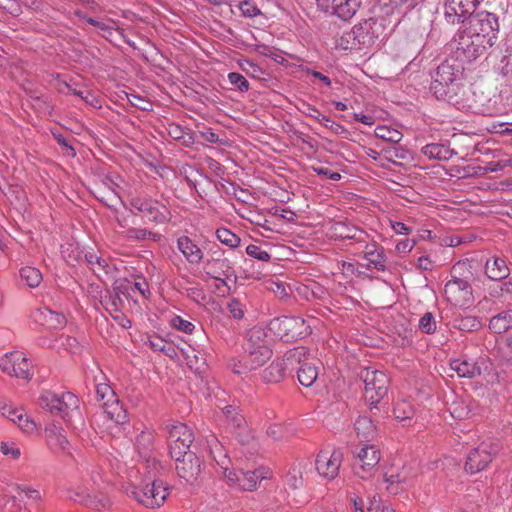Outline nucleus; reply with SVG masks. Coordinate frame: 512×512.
Instances as JSON below:
<instances>
[{"instance_id": "nucleus-1", "label": "nucleus", "mask_w": 512, "mask_h": 512, "mask_svg": "<svg viewBox=\"0 0 512 512\" xmlns=\"http://www.w3.org/2000/svg\"><path fill=\"white\" fill-rule=\"evenodd\" d=\"M462 71L460 64H451L449 61L437 67L430 86L437 99L455 106L460 104V96L464 94V86L460 83Z\"/></svg>"}, {"instance_id": "nucleus-2", "label": "nucleus", "mask_w": 512, "mask_h": 512, "mask_svg": "<svg viewBox=\"0 0 512 512\" xmlns=\"http://www.w3.org/2000/svg\"><path fill=\"white\" fill-rule=\"evenodd\" d=\"M272 356L265 333L261 329L252 330L246 346V353L239 360H232L230 364L236 374H245L261 367Z\"/></svg>"}, {"instance_id": "nucleus-3", "label": "nucleus", "mask_w": 512, "mask_h": 512, "mask_svg": "<svg viewBox=\"0 0 512 512\" xmlns=\"http://www.w3.org/2000/svg\"><path fill=\"white\" fill-rule=\"evenodd\" d=\"M38 403L42 409L61 417L66 423H72L74 418L80 417L79 399L72 392L44 391L39 396Z\"/></svg>"}, {"instance_id": "nucleus-4", "label": "nucleus", "mask_w": 512, "mask_h": 512, "mask_svg": "<svg viewBox=\"0 0 512 512\" xmlns=\"http://www.w3.org/2000/svg\"><path fill=\"white\" fill-rule=\"evenodd\" d=\"M269 330L284 342H293L311 334L312 330L306 321L298 316H281L273 318Z\"/></svg>"}, {"instance_id": "nucleus-5", "label": "nucleus", "mask_w": 512, "mask_h": 512, "mask_svg": "<svg viewBox=\"0 0 512 512\" xmlns=\"http://www.w3.org/2000/svg\"><path fill=\"white\" fill-rule=\"evenodd\" d=\"M454 56L460 62L471 63L482 56L487 48L492 47L488 42L481 40V37L461 29L453 41Z\"/></svg>"}, {"instance_id": "nucleus-6", "label": "nucleus", "mask_w": 512, "mask_h": 512, "mask_svg": "<svg viewBox=\"0 0 512 512\" xmlns=\"http://www.w3.org/2000/svg\"><path fill=\"white\" fill-rule=\"evenodd\" d=\"M125 491L129 497L148 508L160 507L168 495L167 488L160 481L131 483Z\"/></svg>"}, {"instance_id": "nucleus-7", "label": "nucleus", "mask_w": 512, "mask_h": 512, "mask_svg": "<svg viewBox=\"0 0 512 512\" xmlns=\"http://www.w3.org/2000/svg\"><path fill=\"white\" fill-rule=\"evenodd\" d=\"M364 383V396L370 408H377V404L387 395L389 378L380 370L371 367L364 368L360 373Z\"/></svg>"}, {"instance_id": "nucleus-8", "label": "nucleus", "mask_w": 512, "mask_h": 512, "mask_svg": "<svg viewBox=\"0 0 512 512\" xmlns=\"http://www.w3.org/2000/svg\"><path fill=\"white\" fill-rule=\"evenodd\" d=\"M462 29L472 35L481 37V40L493 46L499 30L498 19L493 13L480 11L469 15Z\"/></svg>"}, {"instance_id": "nucleus-9", "label": "nucleus", "mask_w": 512, "mask_h": 512, "mask_svg": "<svg viewBox=\"0 0 512 512\" xmlns=\"http://www.w3.org/2000/svg\"><path fill=\"white\" fill-rule=\"evenodd\" d=\"M307 355V348L295 347L285 353L283 358L274 360L263 372L262 379L266 383H279L286 375L288 369H292L296 362H301Z\"/></svg>"}, {"instance_id": "nucleus-10", "label": "nucleus", "mask_w": 512, "mask_h": 512, "mask_svg": "<svg viewBox=\"0 0 512 512\" xmlns=\"http://www.w3.org/2000/svg\"><path fill=\"white\" fill-rule=\"evenodd\" d=\"M95 401L102 407L110 420L116 424L126 422V411L120 404L116 393L106 381L96 383Z\"/></svg>"}, {"instance_id": "nucleus-11", "label": "nucleus", "mask_w": 512, "mask_h": 512, "mask_svg": "<svg viewBox=\"0 0 512 512\" xmlns=\"http://www.w3.org/2000/svg\"><path fill=\"white\" fill-rule=\"evenodd\" d=\"M499 450L500 446L497 441H483L477 448L469 452L465 464L466 471L475 474L484 470Z\"/></svg>"}, {"instance_id": "nucleus-12", "label": "nucleus", "mask_w": 512, "mask_h": 512, "mask_svg": "<svg viewBox=\"0 0 512 512\" xmlns=\"http://www.w3.org/2000/svg\"><path fill=\"white\" fill-rule=\"evenodd\" d=\"M0 369L9 376L29 380L33 376L31 361L21 351L6 353L0 358Z\"/></svg>"}, {"instance_id": "nucleus-13", "label": "nucleus", "mask_w": 512, "mask_h": 512, "mask_svg": "<svg viewBox=\"0 0 512 512\" xmlns=\"http://www.w3.org/2000/svg\"><path fill=\"white\" fill-rule=\"evenodd\" d=\"M223 253L215 251L213 256L207 258L204 262V271L206 275L218 282L217 287L227 286V280L232 277L236 280L237 276L231 261L222 257Z\"/></svg>"}, {"instance_id": "nucleus-14", "label": "nucleus", "mask_w": 512, "mask_h": 512, "mask_svg": "<svg viewBox=\"0 0 512 512\" xmlns=\"http://www.w3.org/2000/svg\"><path fill=\"white\" fill-rule=\"evenodd\" d=\"M132 208L140 212L149 222L157 224L169 220V211L165 205L152 198L135 196L129 200Z\"/></svg>"}, {"instance_id": "nucleus-15", "label": "nucleus", "mask_w": 512, "mask_h": 512, "mask_svg": "<svg viewBox=\"0 0 512 512\" xmlns=\"http://www.w3.org/2000/svg\"><path fill=\"white\" fill-rule=\"evenodd\" d=\"M194 440L192 430L184 423L172 425L169 429V453L172 457H180L191 453L190 446Z\"/></svg>"}, {"instance_id": "nucleus-16", "label": "nucleus", "mask_w": 512, "mask_h": 512, "mask_svg": "<svg viewBox=\"0 0 512 512\" xmlns=\"http://www.w3.org/2000/svg\"><path fill=\"white\" fill-rule=\"evenodd\" d=\"M269 471L265 468H259L254 471L230 470L223 474L230 486L244 491L256 489L260 480L268 478Z\"/></svg>"}, {"instance_id": "nucleus-17", "label": "nucleus", "mask_w": 512, "mask_h": 512, "mask_svg": "<svg viewBox=\"0 0 512 512\" xmlns=\"http://www.w3.org/2000/svg\"><path fill=\"white\" fill-rule=\"evenodd\" d=\"M359 50L372 47L384 32L383 20L369 18L353 27Z\"/></svg>"}, {"instance_id": "nucleus-18", "label": "nucleus", "mask_w": 512, "mask_h": 512, "mask_svg": "<svg viewBox=\"0 0 512 512\" xmlns=\"http://www.w3.org/2000/svg\"><path fill=\"white\" fill-rule=\"evenodd\" d=\"M444 294L448 302L455 306H466L473 302V290L466 279L452 276L444 287Z\"/></svg>"}, {"instance_id": "nucleus-19", "label": "nucleus", "mask_w": 512, "mask_h": 512, "mask_svg": "<svg viewBox=\"0 0 512 512\" xmlns=\"http://www.w3.org/2000/svg\"><path fill=\"white\" fill-rule=\"evenodd\" d=\"M342 460L343 453L340 450H322L315 460L316 470L321 477L333 480L339 473Z\"/></svg>"}, {"instance_id": "nucleus-20", "label": "nucleus", "mask_w": 512, "mask_h": 512, "mask_svg": "<svg viewBox=\"0 0 512 512\" xmlns=\"http://www.w3.org/2000/svg\"><path fill=\"white\" fill-rule=\"evenodd\" d=\"M380 458V451L374 445H364L357 453L355 473L363 479L369 477L377 470Z\"/></svg>"}, {"instance_id": "nucleus-21", "label": "nucleus", "mask_w": 512, "mask_h": 512, "mask_svg": "<svg viewBox=\"0 0 512 512\" xmlns=\"http://www.w3.org/2000/svg\"><path fill=\"white\" fill-rule=\"evenodd\" d=\"M316 2L322 11L344 21L350 20L361 5V0H316Z\"/></svg>"}, {"instance_id": "nucleus-22", "label": "nucleus", "mask_w": 512, "mask_h": 512, "mask_svg": "<svg viewBox=\"0 0 512 512\" xmlns=\"http://www.w3.org/2000/svg\"><path fill=\"white\" fill-rule=\"evenodd\" d=\"M178 476L192 484L201 473V462L195 452L186 453L180 457H172Z\"/></svg>"}, {"instance_id": "nucleus-23", "label": "nucleus", "mask_w": 512, "mask_h": 512, "mask_svg": "<svg viewBox=\"0 0 512 512\" xmlns=\"http://www.w3.org/2000/svg\"><path fill=\"white\" fill-rule=\"evenodd\" d=\"M358 250H361L363 259L367 261L365 266L368 269H376L378 271L386 270L387 257L384 252V248L375 241L365 242L359 245Z\"/></svg>"}, {"instance_id": "nucleus-24", "label": "nucleus", "mask_w": 512, "mask_h": 512, "mask_svg": "<svg viewBox=\"0 0 512 512\" xmlns=\"http://www.w3.org/2000/svg\"><path fill=\"white\" fill-rule=\"evenodd\" d=\"M483 0H446L445 17L448 22L455 23L463 21L467 15L474 14L475 8Z\"/></svg>"}, {"instance_id": "nucleus-25", "label": "nucleus", "mask_w": 512, "mask_h": 512, "mask_svg": "<svg viewBox=\"0 0 512 512\" xmlns=\"http://www.w3.org/2000/svg\"><path fill=\"white\" fill-rule=\"evenodd\" d=\"M177 248L191 265H198L204 260V252L188 236H181L177 239Z\"/></svg>"}, {"instance_id": "nucleus-26", "label": "nucleus", "mask_w": 512, "mask_h": 512, "mask_svg": "<svg viewBox=\"0 0 512 512\" xmlns=\"http://www.w3.org/2000/svg\"><path fill=\"white\" fill-rule=\"evenodd\" d=\"M207 444L210 456L219 468L217 473L223 475L228 471L230 464V459L227 456L225 448L213 435L207 439Z\"/></svg>"}, {"instance_id": "nucleus-27", "label": "nucleus", "mask_w": 512, "mask_h": 512, "mask_svg": "<svg viewBox=\"0 0 512 512\" xmlns=\"http://www.w3.org/2000/svg\"><path fill=\"white\" fill-rule=\"evenodd\" d=\"M332 235L339 239H351L355 240L356 244L362 245L365 242V239L368 238V235L353 226H349L344 222H336L331 227Z\"/></svg>"}, {"instance_id": "nucleus-28", "label": "nucleus", "mask_w": 512, "mask_h": 512, "mask_svg": "<svg viewBox=\"0 0 512 512\" xmlns=\"http://www.w3.org/2000/svg\"><path fill=\"white\" fill-rule=\"evenodd\" d=\"M450 368L462 378H474L481 374L479 364L467 357L452 359L450 361Z\"/></svg>"}, {"instance_id": "nucleus-29", "label": "nucleus", "mask_w": 512, "mask_h": 512, "mask_svg": "<svg viewBox=\"0 0 512 512\" xmlns=\"http://www.w3.org/2000/svg\"><path fill=\"white\" fill-rule=\"evenodd\" d=\"M34 319L47 329H58L65 325L63 314L56 313L48 307H42L34 312Z\"/></svg>"}, {"instance_id": "nucleus-30", "label": "nucleus", "mask_w": 512, "mask_h": 512, "mask_svg": "<svg viewBox=\"0 0 512 512\" xmlns=\"http://www.w3.org/2000/svg\"><path fill=\"white\" fill-rule=\"evenodd\" d=\"M309 350L307 349V355L301 362H296L295 365H299L297 370V377L301 385L305 387L312 386L318 378V366L315 363L309 362Z\"/></svg>"}, {"instance_id": "nucleus-31", "label": "nucleus", "mask_w": 512, "mask_h": 512, "mask_svg": "<svg viewBox=\"0 0 512 512\" xmlns=\"http://www.w3.org/2000/svg\"><path fill=\"white\" fill-rule=\"evenodd\" d=\"M305 107H306V109H305L304 113L308 117L319 122L321 125H323L325 128L332 131L334 134L339 135V134L346 132V129L344 126L333 121L328 116L322 114L316 107H314L310 104H306Z\"/></svg>"}, {"instance_id": "nucleus-32", "label": "nucleus", "mask_w": 512, "mask_h": 512, "mask_svg": "<svg viewBox=\"0 0 512 512\" xmlns=\"http://www.w3.org/2000/svg\"><path fill=\"white\" fill-rule=\"evenodd\" d=\"M485 272L489 279L499 281L509 276L510 269L503 258L493 257L486 261Z\"/></svg>"}, {"instance_id": "nucleus-33", "label": "nucleus", "mask_w": 512, "mask_h": 512, "mask_svg": "<svg viewBox=\"0 0 512 512\" xmlns=\"http://www.w3.org/2000/svg\"><path fill=\"white\" fill-rule=\"evenodd\" d=\"M488 327L495 334H507L512 330V309L494 315L490 319Z\"/></svg>"}, {"instance_id": "nucleus-34", "label": "nucleus", "mask_w": 512, "mask_h": 512, "mask_svg": "<svg viewBox=\"0 0 512 512\" xmlns=\"http://www.w3.org/2000/svg\"><path fill=\"white\" fill-rule=\"evenodd\" d=\"M422 153L429 159L439 161H447L456 154L455 150L442 143L427 144L422 148Z\"/></svg>"}, {"instance_id": "nucleus-35", "label": "nucleus", "mask_w": 512, "mask_h": 512, "mask_svg": "<svg viewBox=\"0 0 512 512\" xmlns=\"http://www.w3.org/2000/svg\"><path fill=\"white\" fill-rule=\"evenodd\" d=\"M354 426L356 435L361 442L371 441L376 436V427L366 416L359 417Z\"/></svg>"}, {"instance_id": "nucleus-36", "label": "nucleus", "mask_w": 512, "mask_h": 512, "mask_svg": "<svg viewBox=\"0 0 512 512\" xmlns=\"http://www.w3.org/2000/svg\"><path fill=\"white\" fill-rule=\"evenodd\" d=\"M154 435L151 431H142L136 438V449L139 455L145 459L151 457L154 447Z\"/></svg>"}, {"instance_id": "nucleus-37", "label": "nucleus", "mask_w": 512, "mask_h": 512, "mask_svg": "<svg viewBox=\"0 0 512 512\" xmlns=\"http://www.w3.org/2000/svg\"><path fill=\"white\" fill-rule=\"evenodd\" d=\"M183 280L187 286L181 287L185 290L187 297L199 305H205L207 302V296L202 286L199 283L193 282L188 277H183Z\"/></svg>"}, {"instance_id": "nucleus-38", "label": "nucleus", "mask_w": 512, "mask_h": 512, "mask_svg": "<svg viewBox=\"0 0 512 512\" xmlns=\"http://www.w3.org/2000/svg\"><path fill=\"white\" fill-rule=\"evenodd\" d=\"M46 437L51 447L64 450L68 445V440L61 427L52 425L46 429Z\"/></svg>"}, {"instance_id": "nucleus-39", "label": "nucleus", "mask_w": 512, "mask_h": 512, "mask_svg": "<svg viewBox=\"0 0 512 512\" xmlns=\"http://www.w3.org/2000/svg\"><path fill=\"white\" fill-rule=\"evenodd\" d=\"M334 46L335 49L343 51L359 50L354 29L352 28L349 31H344L341 34L337 35L335 37Z\"/></svg>"}, {"instance_id": "nucleus-40", "label": "nucleus", "mask_w": 512, "mask_h": 512, "mask_svg": "<svg viewBox=\"0 0 512 512\" xmlns=\"http://www.w3.org/2000/svg\"><path fill=\"white\" fill-rule=\"evenodd\" d=\"M85 260L94 274H96L98 277L101 276V272L108 274L109 265L105 258L95 254L94 252H86Z\"/></svg>"}, {"instance_id": "nucleus-41", "label": "nucleus", "mask_w": 512, "mask_h": 512, "mask_svg": "<svg viewBox=\"0 0 512 512\" xmlns=\"http://www.w3.org/2000/svg\"><path fill=\"white\" fill-rule=\"evenodd\" d=\"M146 344L153 350L157 352H161L169 357H174L176 355V351L173 345L160 336H151L148 338Z\"/></svg>"}, {"instance_id": "nucleus-42", "label": "nucleus", "mask_w": 512, "mask_h": 512, "mask_svg": "<svg viewBox=\"0 0 512 512\" xmlns=\"http://www.w3.org/2000/svg\"><path fill=\"white\" fill-rule=\"evenodd\" d=\"M125 236L128 240L132 241H143L146 239H150L154 242H157L161 239V235L152 231H149L145 228H134L131 227L126 230Z\"/></svg>"}, {"instance_id": "nucleus-43", "label": "nucleus", "mask_w": 512, "mask_h": 512, "mask_svg": "<svg viewBox=\"0 0 512 512\" xmlns=\"http://www.w3.org/2000/svg\"><path fill=\"white\" fill-rule=\"evenodd\" d=\"M20 277L30 288H36L42 282V273L35 267L26 266L20 269Z\"/></svg>"}, {"instance_id": "nucleus-44", "label": "nucleus", "mask_w": 512, "mask_h": 512, "mask_svg": "<svg viewBox=\"0 0 512 512\" xmlns=\"http://www.w3.org/2000/svg\"><path fill=\"white\" fill-rule=\"evenodd\" d=\"M223 413L232 433L237 429H240L241 426L246 425L244 417L237 412V409L234 406H226L223 409Z\"/></svg>"}, {"instance_id": "nucleus-45", "label": "nucleus", "mask_w": 512, "mask_h": 512, "mask_svg": "<svg viewBox=\"0 0 512 512\" xmlns=\"http://www.w3.org/2000/svg\"><path fill=\"white\" fill-rule=\"evenodd\" d=\"M453 326L463 332H473L481 327V323L475 316H464L455 318Z\"/></svg>"}, {"instance_id": "nucleus-46", "label": "nucleus", "mask_w": 512, "mask_h": 512, "mask_svg": "<svg viewBox=\"0 0 512 512\" xmlns=\"http://www.w3.org/2000/svg\"><path fill=\"white\" fill-rule=\"evenodd\" d=\"M10 415H16L18 427L25 433L31 434L35 431L36 425L26 414H24L22 409H9Z\"/></svg>"}, {"instance_id": "nucleus-47", "label": "nucleus", "mask_w": 512, "mask_h": 512, "mask_svg": "<svg viewBox=\"0 0 512 512\" xmlns=\"http://www.w3.org/2000/svg\"><path fill=\"white\" fill-rule=\"evenodd\" d=\"M375 136L393 144H398L403 137L400 131L387 126H378L375 129Z\"/></svg>"}, {"instance_id": "nucleus-48", "label": "nucleus", "mask_w": 512, "mask_h": 512, "mask_svg": "<svg viewBox=\"0 0 512 512\" xmlns=\"http://www.w3.org/2000/svg\"><path fill=\"white\" fill-rule=\"evenodd\" d=\"M393 413L395 418L400 421L411 420L415 414V409L408 401L403 400L396 403Z\"/></svg>"}, {"instance_id": "nucleus-49", "label": "nucleus", "mask_w": 512, "mask_h": 512, "mask_svg": "<svg viewBox=\"0 0 512 512\" xmlns=\"http://www.w3.org/2000/svg\"><path fill=\"white\" fill-rule=\"evenodd\" d=\"M63 85L68 88L69 93L81 98L89 106L94 108H101L100 98L92 92L72 89L66 82H63Z\"/></svg>"}, {"instance_id": "nucleus-50", "label": "nucleus", "mask_w": 512, "mask_h": 512, "mask_svg": "<svg viewBox=\"0 0 512 512\" xmlns=\"http://www.w3.org/2000/svg\"><path fill=\"white\" fill-rule=\"evenodd\" d=\"M217 239L224 245L230 248H237L240 245L241 239L227 228H219L216 231Z\"/></svg>"}, {"instance_id": "nucleus-51", "label": "nucleus", "mask_w": 512, "mask_h": 512, "mask_svg": "<svg viewBox=\"0 0 512 512\" xmlns=\"http://www.w3.org/2000/svg\"><path fill=\"white\" fill-rule=\"evenodd\" d=\"M284 482L285 486L293 491L302 488L303 477L300 469L297 467L291 468L286 474Z\"/></svg>"}, {"instance_id": "nucleus-52", "label": "nucleus", "mask_w": 512, "mask_h": 512, "mask_svg": "<svg viewBox=\"0 0 512 512\" xmlns=\"http://www.w3.org/2000/svg\"><path fill=\"white\" fill-rule=\"evenodd\" d=\"M250 47L253 51H255L265 57L274 59L276 62H280V60L278 58H281V60H283V58L277 54V50L272 46H269V45H266L263 43H258V44L251 45Z\"/></svg>"}, {"instance_id": "nucleus-53", "label": "nucleus", "mask_w": 512, "mask_h": 512, "mask_svg": "<svg viewBox=\"0 0 512 512\" xmlns=\"http://www.w3.org/2000/svg\"><path fill=\"white\" fill-rule=\"evenodd\" d=\"M170 324L173 328L186 334H191L195 329V325L192 322L178 315L171 318Z\"/></svg>"}, {"instance_id": "nucleus-54", "label": "nucleus", "mask_w": 512, "mask_h": 512, "mask_svg": "<svg viewBox=\"0 0 512 512\" xmlns=\"http://www.w3.org/2000/svg\"><path fill=\"white\" fill-rule=\"evenodd\" d=\"M500 350L502 358L512 364V330L502 337Z\"/></svg>"}, {"instance_id": "nucleus-55", "label": "nucleus", "mask_w": 512, "mask_h": 512, "mask_svg": "<svg viewBox=\"0 0 512 512\" xmlns=\"http://www.w3.org/2000/svg\"><path fill=\"white\" fill-rule=\"evenodd\" d=\"M419 329L426 334H431L436 330V321L432 313H425L419 320Z\"/></svg>"}, {"instance_id": "nucleus-56", "label": "nucleus", "mask_w": 512, "mask_h": 512, "mask_svg": "<svg viewBox=\"0 0 512 512\" xmlns=\"http://www.w3.org/2000/svg\"><path fill=\"white\" fill-rule=\"evenodd\" d=\"M246 253L250 257L262 262H268L271 259L270 254L266 250L254 244H250L246 247Z\"/></svg>"}, {"instance_id": "nucleus-57", "label": "nucleus", "mask_w": 512, "mask_h": 512, "mask_svg": "<svg viewBox=\"0 0 512 512\" xmlns=\"http://www.w3.org/2000/svg\"><path fill=\"white\" fill-rule=\"evenodd\" d=\"M57 342L60 343L55 345L56 347L63 348L71 353H75L79 349L77 339L68 335H61L59 339H57Z\"/></svg>"}, {"instance_id": "nucleus-58", "label": "nucleus", "mask_w": 512, "mask_h": 512, "mask_svg": "<svg viewBox=\"0 0 512 512\" xmlns=\"http://www.w3.org/2000/svg\"><path fill=\"white\" fill-rule=\"evenodd\" d=\"M385 153L390 158H396V159H400V160H407L411 156L410 151L401 145H393L389 148H386Z\"/></svg>"}, {"instance_id": "nucleus-59", "label": "nucleus", "mask_w": 512, "mask_h": 512, "mask_svg": "<svg viewBox=\"0 0 512 512\" xmlns=\"http://www.w3.org/2000/svg\"><path fill=\"white\" fill-rule=\"evenodd\" d=\"M228 80L241 92H246L249 90V82L243 75L237 72H230L228 74Z\"/></svg>"}, {"instance_id": "nucleus-60", "label": "nucleus", "mask_w": 512, "mask_h": 512, "mask_svg": "<svg viewBox=\"0 0 512 512\" xmlns=\"http://www.w3.org/2000/svg\"><path fill=\"white\" fill-rule=\"evenodd\" d=\"M229 313L234 319L240 320L244 316V306L237 298H232L227 303Z\"/></svg>"}, {"instance_id": "nucleus-61", "label": "nucleus", "mask_w": 512, "mask_h": 512, "mask_svg": "<svg viewBox=\"0 0 512 512\" xmlns=\"http://www.w3.org/2000/svg\"><path fill=\"white\" fill-rule=\"evenodd\" d=\"M0 451L13 459H18L21 455L20 448L13 442H2Z\"/></svg>"}, {"instance_id": "nucleus-62", "label": "nucleus", "mask_w": 512, "mask_h": 512, "mask_svg": "<svg viewBox=\"0 0 512 512\" xmlns=\"http://www.w3.org/2000/svg\"><path fill=\"white\" fill-rule=\"evenodd\" d=\"M0 8L13 16L21 13V7L17 0H0Z\"/></svg>"}, {"instance_id": "nucleus-63", "label": "nucleus", "mask_w": 512, "mask_h": 512, "mask_svg": "<svg viewBox=\"0 0 512 512\" xmlns=\"http://www.w3.org/2000/svg\"><path fill=\"white\" fill-rule=\"evenodd\" d=\"M233 434L241 444H248L253 438L252 432L247 424L241 426L240 429L234 431Z\"/></svg>"}, {"instance_id": "nucleus-64", "label": "nucleus", "mask_w": 512, "mask_h": 512, "mask_svg": "<svg viewBox=\"0 0 512 512\" xmlns=\"http://www.w3.org/2000/svg\"><path fill=\"white\" fill-rule=\"evenodd\" d=\"M168 134L175 140H182L188 133L182 126L173 123L169 125Z\"/></svg>"}]
</instances>
